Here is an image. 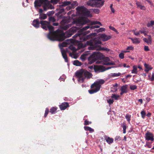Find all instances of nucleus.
<instances>
[{
  "label": "nucleus",
  "instance_id": "obj_1",
  "mask_svg": "<svg viewBox=\"0 0 154 154\" xmlns=\"http://www.w3.org/2000/svg\"><path fill=\"white\" fill-rule=\"evenodd\" d=\"M40 23L42 27L45 30L48 29L49 32L47 35L48 38L50 40H58L62 41L65 39L64 36L68 38L70 37L77 30L80 29L79 27H72L67 31L64 35H58L56 31H54V27L50 24L49 22L46 21H41Z\"/></svg>",
  "mask_w": 154,
  "mask_h": 154
},
{
  "label": "nucleus",
  "instance_id": "obj_2",
  "mask_svg": "<svg viewBox=\"0 0 154 154\" xmlns=\"http://www.w3.org/2000/svg\"><path fill=\"white\" fill-rule=\"evenodd\" d=\"M69 17L63 18L60 22L62 29L64 30L67 29L71 26L72 23L75 24L77 26H82L88 22V20L85 18H81L76 20L73 21Z\"/></svg>",
  "mask_w": 154,
  "mask_h": 154
},
{
  "label": "nucleus",
  "instance_id": "obj_3",
  "mask_svg": "<svg viewBox=\"0 0 154 154\" xmlns=\"http://www.w3.org/2000/svg\"><path fill=\"white\" fill-rule=\"evenodd\" d=\"M102 44L99 38H95L91 39L86 42V44L89 46L88 49L89 50H96L100 51H109V49L106 48L101 47L100 45Z\"/></svg>",
  "mask_w": 154,
  "mask_h": 154
},
{
  "label": "nucleus",
  "instance_id": "obj_4",
  "mask_svg": "<svg viewBox=\"0 0 154 154\" xmlns=\"http://www.w3.org/2000/svg\"><path fill=\"white\" fill-rule=\"evenodd\" d=\"M75 75L78 78V81L81 83L84 82L86 78L89 79L92 76L91 73L82 69L77 71L75 73Z\"/></svg>",
  "mask_w": 154,
  "mask_h": 154
},
{
  "label": "nucleus",
  "instance_id": "obj_5",
  "mask_svg": "<svg viewBox=\"0 0 154 154\" xmlns=\"http://www.w3.org/2000/svg\"><path fill=\"white\" fill-rule=\"evenodd\" d=\"M48 0H40L39 1H35L34 2L35 6L37 8L40 6L42 4H44V10L46 11L48 9H53L54 8L53 6L50 4Z\"/></svg>",
  "mask_w": 154,
  "mask_h": 154
},
{
  "label": "nucleus",
  "instance_id": "obj_6",
  "mask_svg": "<svg viewBox=\"0 0 154 154\" xmlns=\"http://www.w3.org/2000/svg\"><path fill=\"white\" fill-rule=\"evenodd\" d=\"M104 81L103 79H100L96 81L91 86V88L93 89L88 91L90 94H92L99 91L101 85L104 83Z\"/></svg>",
  "mask_w": 154,
  "mask_h": 154
},
{
  "label": "nucleus",
  "instance_id": "obj_7",
  "mask_svg": "<svg viewBox=\"0 0 154 154\" xmlns=\"http://www.w3.org/2000/svg\"><path fill=\"white\" fill-rule=\"evenodd\" d=\"M81 30L82 33H84L85 34V35H83V36H82L81 35L79 34H76L75 35V36L77 37L78 39H80V41L81 42L85 41L87 39L92 38L93 37H95L97 35V33H92L87 35V36H85V35L90 33V31L89 30H88L85 32H84L85 30H82V29Z\"/></svg>",
  "mask_w": 154,
  "mask_h": 154
},
{
  "label": "nucleus",
  "instance_id": "obj_8",
  "mask_svg": "<svg viewBox=\"0 0 154 154\" xmlns=\"http://www.w3.org/2000/svg\"><path fill=\"white\" fill-rule=\"evenodd\" d=\"M70 42L71 41L69 40V39H67L65 42L59 45L60 48L61 49L62 56L63 58L64 59L66 62H67L68 61L67 56L66 54L67 50V49H66V50L63 49L62 47L67 46V45L69 44Z\"/></svg>",
  "mask_w": 154,
  "mask_h": 154
},
{
  "label": "nucleus",
  "instance_id": "obj_9",
  "mask_svg": "<svg viewBox=\"0 0 154 154\" xmlns=\"http://www.w3.org/2000/svg\"><path fill=\"white\" fill-rule=\"evenodd\" d=\"M104 2L103 0H90L87 2V4L93 7L99 8L103 5Z\"/></svg>",
  "mask_w": 154,
  "mask_h": 154
},
{
  "label": "nucleus",
  "instance_id": "obj_10",
  "mask_svg": "<svg viewBox=\"0 0 154 154\" xmlns=\"http://www.w3.org/2000/svg\"><path fill=\"white\" fill-rule=\"evenodd\" d=\"M76 10L79 14L82 15L86 16L88 17H91L90 12L84 6L78 7Z\"/></svg>",
  "mask_w": 154,
  "mask_h": 154
},
{
  "label": "nucleus",
  "instance_id": "obj_11",
  "mask_svg": "<svg viewBox=\"0 0 154 154\" xmlns=\"http://www.w3.org/2000/svg\"><path fill=\"white\" fill-rule=\"evenodd\" d=\"M114 67H109L105 68L102 66H94V71L96 72H103L106 70L112 68H114Z\"/></svg>",
  "mask_w": 154,
  "mask_h": 154
},
{
  "label": "nucleus",
  "instance_id": "obj_12",
  "mask_svg": "<svg viewBox=\"0 0 154 154\" xmlns=\"http://www.w3.org/2000/svg\"><path fill=\"white\" fill-rule=\"evenodd\" d=\"M69 48L72 51V52L69 53V56L72 58H73L74 59H76L78 56L77 54L76 53V48L74 47V46L71 45L70 46Z\"/></svg>",
  "mask_w": 154,
  "mask_h": 154
},
{
  "label": "nucleus",
  "instance_id": "obj_13",
  "mask_svg": "<svg viewBox=\"0 0 154 154\" xmlns=\"http://www.w3.org/2000/svg\"><path fill=\"white\" fill-rule=\"evenodd\" d=\"M99 52H94L91 55L88 59L90 63L91 64L94 62L98 59V56L99 55Z\"/></svg>",
  "mask_w": 154,
  "mask_h": 154
},
{
  "label": "nucleus",
  "instance_id": "obj_14",
  "mask_svg": "<svg viewBox=\"0 0 154 154\" xmlns=\"http://www.w3.org/2000/svg\"><path fill=\"white\" fill-rule=\"evenodd\" d=\"M145 139L147 140H151L153 141L154 140V136L151 133L147 132L145 134Z\"/></svg>",
  "mask_w": 154,
  "mask_h": 154
},
{
  "label": "nucleus",
  "instance_id": "obj_15",
  "mask_svg": "<svg viewBox=\"0 0 154 154\" xmlns=\"http://www.w3.org/2000/svg\"><path fill=\"white\" fill-rule=\"evenodd\" d=\"M100 37L104 41H106L111 38V37L110 36L104 34H101Z\"/></svg>",
  "mask_w": 154,
  "mask_h": 154
},
{
  "label": "nucleus",
  "instance_id": "obj_16",
  "mask_svg": "<svg viewBox=\"0 0 154 154\" xmlns=\"http://www.w3.org/2000/svg\"><path fill=\"white\" fill-rule=\"evenodd\" d=\"M128 85H125L122 86L121 88V91L120 93L121 95H122L126 93L127 92Z\"/></svg>",
  "mask_w": 154,
  "mask_h": 154
},
{
  "label": "nucleus",
  "instance_id": "obj_17",
  "mask_svg": "<svg viewBox=\"0 0 154 154\" xmlns=\"http://www.w3.org/2000/svg\"><path fill=\"white\" fill-rule=\"evenodd\" d=\"M105 60L103 63V64L105 65H113L115 64V63L113 62L110 61L109 60V58L108 57H106L105 59Z\"/></svg>",
  "mask_w": 154,
  "mask_h": 154
},
{
  "label": "nucleus",
  "instance_id": "obj_18",
  "mask_svg": "<svg viewBox=\"0 0 154 154\" xmlns=\"http://www.w3.org/2000/svg\"><path fill=\"white\" fill-rule=\"evenodd\" d=\"M100 26L98 25H95L91 27H90L89 26H87L83 27L82 28V30L84 31L88 29H89V28H90L91 29H92L95 28H98Z\"/></svg>",
  "mask_w": 154,
  "mask_h": 154
},
{
  "label": "nucleus",
  "instance_id": "obj_19",
  "mask_svg": "<svg viewBox=\"0 0 154 154\" xmlns=\"http://www.w3.org/2000/svg\"><path fill=\"white\" fill-rule=\"evenodd\" d=\"M68 103L67 102H65L63 103L60 105V107L61 110H64L66 109L67 107L69 106Z\"/></svg>",
  "mask_w": 154,
  "mask_h": 154
},
{
  "label": "nucleus",
  "instance_id": "obj_20",
  "mask_svg": "<svg viewBox=\"0 0 154 154\" xmlns=\"http://www.w3.org/2000/svg\"><path fill=\"white\" fill-rule=\"evenodd\" d=\"M148 38H144L143 39V41L146 42L148 45H150L151 44V39L150 35H148Z\"/></svg>",
  "mask_w": 154,
  "mask_h": 154
},
{
  "label": "nucleus",
  "instance_id": "obj_21",
  "mask_svg": "<svg viewBox=\"0 0 154 154\" xmlns=\"http://www.w3.org/2000/svg\"><path fill=\"white\" fill-rule=\"evenodd\" d=\"M32 25L36 28H38L39 26V20L37 19L33 21Z\"/></svg>",
  "mask_w": 154,
  "mask_h": 154
},
{
  "label": "nucleus",
  "instance_id": "obj_22",
  "mask_svg": "<svg viewBox=\"0 0 154 154\" xmlns=\"http://www.w3.org/2000/svg\"><path fill=\"white\" fill-rule=\"evenodd\" d=\"M144 66L145 68V71L147 72H148L149 70L152 69V67L150 66L146 63H144Z\"/></svg>",
  "mask_w": 154,
  "mask_h": 154
},
{
  "label": "nucleus",
  "instance_id": "obj_23",
  "mask_svg": "<svg viewBox=\"0 0 154 154\" xmlns=\"http://www.w3.org/2000/svg\"><path fill=\"white\" fill-rule=\"evenodd\" d=\"M136 4L138 8L141 10H145V7L144 6L142 5L140 2H136Z\"/></svg>",
  "mask_w": 154,
  "mask_h": 154
},
{
  "label": "nucleus",
  "instance_id": "obj_24",
  "mask_svg": "<svg viewBox=\"0 0 154 154\" xmlns=\"http://www.w3.org/2000/svg\"><path fill=\"white\" fill-rule=\"evenodd\" d=\"M106 142L109 144L112 143L113 141V139L109 137L106 136L105 137Z\"/></svg>",
  "mask_w": 154,
  "mask_h": 154
},
{
  "label": "nucleus",
  "instance_id": "obj_25",
  "mask_svg": "<svg viewBox=\"0 0 154 154\" xmlns=\"http://www.w3.org/2000/svg\"><path fill=\"white\" fill-rule=\"evenodd\" d=\"M131 72L132 74H137V66H134L133 67V69L131 70Z\"/></svg>",
  "mask_w": 154,
  "mask_h": 154
},
{
  "label": "nucleus",
  "instance_id": "obj_26",
  "mask_svg": "<svg viewBox=\"0 0 154 154\" xmlns=\"http://www.w3.org/2000/svg\"><path fill=\"white\" fill-rule=\"evenodd\" d=\"M133 42V43L137 44L140 42V41L139 40V39L138 38H136L133 39L132 38H129Z\"/></svg>",
  "mask_w": 154,
  "mask_h": 154
},
{
  "label": "nucleus",
  "instance_id": "obj_27",
  "mask_svg": "<svg viewBox=\"0 0 154 154\" xmlns=\"http://www.w3.org/2000/svg\"><path fill=\"white\" fill-rule=\"evenodd\" d=\"M47 17V16L45 14H40L39 15V18L41 20H44Z\"/></svg>",
  "mask_w": 154,
  "mask_h": 154
},
{
  "label": "nucleus",
  "instance_id": "obj_28",
  "mask_svg": "<svg viewBox=\"0 0 154 154\" xmlns=\"http://www.w3.org/2000/svg\"><path fill=\"white\" fill-rule=\"evenodd\" d=\"M84 129L85 130L89 131L90 132H93L94 131V129L89 127L85 126L84 127Z\"/></svg>",
  "mask_w": 154,
  "mask_h": 154
},
{
  "label": "nucleus",
  "instance_id": "obj_29",
  "mask_svg": "<svg viewBox=\"0 0 154 154\" xmlns=\"http://www.w3.org/2000/svg\"><path fill=\"white\" fill-rule=\"evenodd\" d=\"M57 110V108L53 107L50 109V112L52 114H53L55 112H56Z\"/></svg>",
  "mask_w": 154,
  "mask_h": 154
},
{
  "label": "nucleus",
  "instance_id": "obj_30",
  "mask_svg": "<svg viewBox=\"0 0 154 154\" xmlns=\"http://www.w3.org/2000/svg\"><path fill=\"white\" fill-rule=\"evenodd\" d=\"M105 29L104 28H100L98 29H97L95 30V31H96L97 32H102L103 31H105Z\"/></svg>",
  "mask_w": 154,
  "mask_h": 154
},
{
  "label": "nucleus",
  "instance_id": "obj_31",
  "mask_svg": "<svg viewBox=\"0 0 154 154\" xmlns=\"http://www.w3.org/2000/svg\"><path fill=\"white\" fill-rule=\"evenodd\" d=\"M121 73L119 72L118 73H112L111 74V75L113 77H118L120 75Z\"/></svg>",
  "mask_w": 154,
  "mask_h": 154
},
{
  "label": "nucleus",
  "instance_id": "obj_32",
  "mask_svg": "<svg viewBox=\"0 0 154 154\" xmlns=\"http://www.w3.org/2000/svg\"><path fill=\"white\" fill-rule=\"evenodd\" d=\"M131 117V115L129 114H127L125 116V118L129 123H130Z\"/></svg>",
  "mask_w": 154,
  "mask_h": 154
},
{
  "label": "nucleus",
  "instance_id": "obj_33",
  "mask_svg": "<svg viewBox=\"0 0 154 154\" xmlns=\"http://www.w3.org/2000/svg\"><path fill=\"white\" fill-rule=\"evenodd\" d=\"M73 64L74 65L76 66H80L81 65L80 62L78 60L74 61L73 63Z\"/></svg>",
  "mask_w": 154,
  "mask_h": 154
},
{
  "label": "nucleus",
  "instance_id": "obj_34",
  "mask_svg": "<svg viewBox=\"0 0 154 154\" xmlns=\"http://www.w3.org/2000/svg\"><path fill=\"white\" fill-rule=\"evenodd\" d=\"M92 25H94V24H99L100 25V26H102V24L99 21H93L92 22Z\"/></svg>",
  "mask_w": 154,
  "mask_h": 154
},
{
  "label": "nucleus",
  "instance_id": "obj_35",
  "mask_svg": "<svg viewBox=\"0 0 154 154\" xmlns=\"http://www.w3.org/2000/svg\"><path fill=\"white\" fill-rule=\"evenodd\" d=\"M92 10L93 11V12L95 13L98 14L100 12V10L98 9L97 8H95V9H93Z\"/></svg>",
  "mask_w": 154,
  "mask_h": 154
},
{
  "label": "nucleus",
  "instance_id": "obj_36",
  "mask_svg": "<svg viewBox=\"0 0 154 154\" xmlns=\"http://www.w3.org/2000/svg\"><path fill=\"white\" fill-rule=\"evenodd\" d=\"M111 97L114 98L115 100H117L118 99L119 97V95H116L115 94H113L112 95Z\"/></svg>",
  "mask_w": 154,
  "mask_h": 154
},
{
  "label": "nucleus",
  "instance_id": "obj_37",
  "mask_svg": "<svg viewBox=\"0 0 154 154\" xmlns=\"http://www.w3.org/2000/svg\"><path fill=\"white\" fill-rule=\"evenodd\" d=\"M140 113L142 117L144 119L145 118L146 115V112L144 110H142Z\"/></svg>",
  "mask_w": 154,
  "mask_h": 154
},
{
  "label": "nucleus",
  "instance_id": "obj_38",
  "mask_svg": "<svg viewBox=\"0 0 154 154\" xmlns=\"http://www.w3.org/2000/svg\"><path fill=\"white\" fill-rule=\"evenodd\" d=\"M137 87L135 85H130V89L131 90H134L137 88Z\"/></svg>",
  "mask_w": 154,
  "mask_h": 154
},
{
  "label": "nucleus",
  "instance_id": "obj_39",
  "mask_svg": "<svg viewBox=\"0 0 154 154\" xmlns=\"http://www.w3.org/2000/svg\"><path fill=\"white\" fill-rule=\"evenodd\" d=\"M107 102L109 104H110L112 103L114 101L113 99H109L107 100Z\"/></svg>",
  "mask_w": 154,
  "mask_h": 154
},
{
  "label": "nucleus",
  "instance_id": "obj_40",
  "mask_svg": "<svg viewBox=\"0 0 154 154\" xmlns=\"http://www.w3.org/2000/svg\"><path fill=\"white\" fill-rule=\"evenodd\" d=\"M49 21L50 22H54L55 21V19L53 17H50L49 18Z\"/></svg>",
  "mask_w": 154,
  "mask_h": 154
},
{
  "label": "nucleus",
  "instance_id": "obj_41",
  "mask_svg": "<svg viewBox=\"0 0 154 154\" xmlns=\"http://www.w3.org/2000/svg\"><path fill=\"white\" fill-rule=\"evenodd\" d=\"M133 32L134 34L137 36H138L140 35V32H139L136 31L134 30H133Z\"/></svg>",
  "mask_w": 154,
  "mask_h": 154
},
{
  "label": "nucleus",
  "instance_id": "obj_42",
  "mask_svg": "<svg viewBox=\"0 0 154 154\" xmlns=\"http://www.w3.org/2000/svg\"><path fill=\"white\" fill-rule=\"evenodd\" d=\"M109 28L110 29L113 30V31H114L115 32H118L117 30L113 27L112 26H109Z\"/></svg>",
  "mask_w": 154,
  "mask_h": 154
},
{
  "label": "nucleus",
  "instance_id": "obj_43",
  "mask_svg": "<svg viewBox=\"0 0 154 154\" xmlns=\"http://www.w3.org/2000/svg\"><path fill=\"white\" fill-rule=\"evenodd\" d=\"M54 11H49L47 13V14L48 16H50V15H52L53 14H54Z\"/></svg>",
  "mask_w": 154,
  "mask_h": 154
},
{
  "label": "nucleus",
  "instance_id": "obj_44",
  "mask_svg": "<svg viewBox=\"0 0 154 154\" xmlns=\"http://www.w3.org/2000/svg\"><path fill=\"white\" fill-rule=\"evenodd\" d=\"M49 112V109L48 108H46L45 110V113L44 115L45 117H46Z\"/></svg>",
  "mask_w": 154,
  "mask_h": 154
},
{
  "label": "nucleus",
  "instance_id": "obj_45",
  "mask_svg": "<svg viewBox=\"0 0 154 154\" xmlns=\"http://www.w3.org/2000/svg\"><path fill=\"white\" fill-rule=\"evenodd\" d=\"M85 55H82L80 57L81 59L83 61L85 60Z\"/></svg>",
  "mask_w": 154,
  "mask_h": 154
},
{
  "label": "nucleus",
  "instance_id": "obj_46",
  "mask_svg": "<svg viewBox=\"0 0 154 154\" xmlns=\"http://www.w3.org/2000/svg\"><path fill=\"white\" fill-rule=\"evenodd\" d=\"M112 6H113V4H111L110 5V8L111 9V10L112 11V12L113 13H114L115 12V10L114 9L112 8Z\"/></svg>",
  "mask_w": 154,
  "mask_h": 154
},
{
  "label": "nucleus",
  "instance_id": "obj_47",
  "mask_svg": "<svg viewBox=\"0 0 154 154\" xmlns=\"http://www.w3.org/2000/svg\"><path fill=\"white\" fill-rule=\"evenodd\" d=\"M123 133L124 134H125L126 133V126L125 125H123Z\"/></svg>",
  "mask_w": 154,
  "mask_h": 154
},
{
  "label": "nucleus",
  "instance_id": "obj_48",
  "mask_svg": "<svg viewBox=\"0 0 154 154\" xmlns=\"http://www.w3.org/2000/svg\"><path fill=\"white\" fill-rule=\"evenodd\" d=\"M58 0H51V2L53 4H57Z\"/></svg>",
  "mask_w": 154,
  "mask_h": 154
},
{
  "label": "nucleus",
  "instance_id": "obj_49",
  "mask_svg": "<svg viewBox=\"0 0 154 154\" xmlns=\"http://www.w3.org/2000/svg\"><path fill=\"white\" fill-rule=\"evenodd\" d=\"M119 57L120 58L122 59L124 58V54L123 53H121L119 54Z\"/></svg>",
  "mask_w": 154,
  "mask_h": 154
},
{
  "label": "nucleus",
  "instance_id": "obj_50",
  "mask_svg": "<svg viewBox=\"0 0 154 154\" xmlns=\"http://www.w3.org/2000/svg\"><path fill=\"white\" fill-rule=\"evenodd\" d=\"M70 4V2H65L63 3V5H67Z\"/></svg>",
  "mask_w": 154,
  "mask_h": 154
},
{
  "label": "nucleus",
  "instance_id": "obj_51",
  "mask_svg": "<svg viewBox=\"0 0 154 154\" xmlns=\"http://www.w3.org/2000/svg\"><path fill=\"white\" fill-rule=\"evenodd\" d=\"M134 49L133 47L132 46H130L128 47H127L126 48L127 50H133Z\"/></svg>",
  "mask_w": 154,
  "mask_h": 154
},
{
  "label": "nucleus",
  "instance_id": "obj_52",
  "mask_svg": "<svg viewBox=\"0 0 154 154\" xmlns=\"http://www.w3.org/2000/svg\"><path fill=\"white\" fill-rule=\"evenodd\" d=\"M91 123L90 122H89L88 121L85 120V121L84 125H88L89 124H91Z\"/></svg>",
  "mask_w": 154,
  "mask_h": 154
},
{
  "label": "nucleus",
  "instance_id": "obj_53",
  "mask_svg": "<svg viewBox=\"0 0 154 154\" xmlns=\"http://www.w3.org/2000/svg\"><path fill=\"white\" fill-rule=\"evenodd\" d=\"M83 47H84V46L83 45V44H80L78 46V49H80L81 48H83Z\"/></svg>",
  "mask_w": 154,
  "mask_h": 154
},
{
  "label": "nucleus",
  "instance_id": "obj_54",
  "mask_svg": "<svg viewBox=\"0 0 154 154\" xmlns=\"http://www.w3.org/2000/svg\"><path fill=\"white\" fill-rule=\"evenodd\" d=\"M144 50L146 51H147L149 50L148 47L147 46H145L144 48Z\"/></svg>",
  "mask_w": 154,
  "mask_h": 154
},
{
  "label": "nucleus",
  "instance_id": "obj_55",
  "mask_svg": "<svg viewBox=\"0 0 154 154\" xmlns=\"http://www.w3.org/2000/svg\"><path fill=\"white\" fill-rule=\"evenodd\" d=\"M150 79L151 81H153L154 80V74L153 73L152 74V76L150 78Z\"/></svg>",
  "mask_w": 154,
  "mask_h": 154
},
{
  "label": "nucleus",
  "instance_id": "obj_56",
  "mask_svg": "<svg viewBox=\"0 0 154 154\" xmlns=\"http://www.w3.org/2000/svg\"><path fill=\"white\" fill-rule=\"evenodd\" d=\"M150 24L151 26H152L154 25V21L151 20L150 22Z\"/></svg>",
  "mask_w": 154,
  "mask_h": 154
},
{
  "label": "nucleus",
  "instance_id": "obj_57",
  "mask_svg": "<svg viewBox=\"0 0 154 154\" xmlns=\"http://www.w3.org/2000/svg\"><path fill=\"white\" fill-rule=\"evenodd\" d=\"M139 32H140L141 33L143 34L145 32V31L144 30H140Z\"/></svg>",
  "mask_w": 154,
  "mask_h": 154
},
{
  "label": "nucleus",
  "instance_id": "obj_58",
  "mask_svg": "<svg viewBox=\"0 0 154 154\" xmlns=\"http://www.w3.org/2000/svg\"><path fill=\"white\" fill-rule=\"evenodd\" d=\"M59 24L57 23H54L53 24V25L55 26H57Z\"/></svg>",
  "mask_w": 154,
  "mask_h": 154
},
{
  "label": "nucleus",
  "instance_id": "obj_59",
  "mask_svg": "<svg viewBox=\"0 0 154 154\" xmlns=\"http://www.w3.org/2000/svg\"><path fill=\"white\" fill-rule=\"evenodd\" d=\"M137 68H139L140 70H142V67L139 65H138Z\"/></svg>",
  "mask_w": 154,
  "mask_h": 154
},
{
  "label": "nucleus",
  "instance_id": "obj_60",
  "mask_svg": "<svg viewBox=\"0 0 154 154\" xmlns=\"http://www.w3.org/2000/svg\"><path fill=\"white\" fill-rule=\"evenodd\" d=\"M42 12H43V10H42V9H39V13L40 14H42L41 13H42Z\"/></svg>",
  "mask_w": 154,
  "mask_h": 154
},
{
  "label": "nucleus",
  "instance_id": "obj_61",
  "mask_svg": "<svg viewBox=\"0 0 154 154\" xmlns=\"http://www.w3.org/2000/svg\"><path fill=\"white\" fill-rule=\"evenodd\" d=\"M147 26L148 27H150L151 26H152L150 24V23H148L147 25Z\"/></svg>",
  "mask_w": 154,
  "mask_h": 154
},
{
  "label": "nucleus",
  "instance_id": "obj_62",
  "mask_svg": "<svg viewBox=\"0 0 154 154\" xmlns=\"http://www.w3.org/2000/svg\"><path fill=\"white\" fill-rule=\"evenodd\" d=\"M138 101L140 102L141 103H143V100L142 99H139L138 100Z\"/></svg>",
  "mask_w": 154,
  "mask_h": 154
},
{
  "label": "nucleus",
  "instance_id": "obj_63",
  "mask_svg": "<svg viewBox=\"0 0 154 154\" xmlns=\"http://www.w3.org/2000/svg\"><path fill=\"white\" fill-rule=\"evenodd\" d=\"M120 137L119 136H116L115 138V140H118L119 139Z\"/></svg>",
  "mask_w": 154,
  "mask_h": 154
},
{
  "label": "nucleus",
  "instance_id": "obj_64",
  "mask_svg": "<svg viewBox=\"0 0 154 154\" xmlns=\"http://www.w3.org/2000/svg\"><path fill=\"white\" fill-rule=\"evenodd\" d=\"M113 87H117L118 86V84L117 83H115L114 85H113Z\"/></svg>",
  "mask_w": 154,
  "mask_h": 154
}]
</instances>
